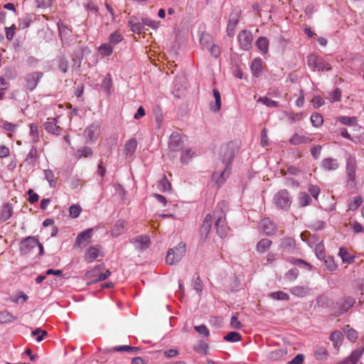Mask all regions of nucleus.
<instances>
[{
  "instance_id": "obj_49",
  "label": "nucleus",
  "mask_w": 364,
  "mask_h": 364,
  "mask_svg": "<svg viewBox=\"0 0 364 364\" xmlns=\"http://www.w3.org/2000/svg\"><path fill=\"white\" fill-rule=\"evenodd\" d=\"M270 296L272 299H276V300L287 301L289 299V295L282 291L272 292V293H271Z\"/></svg>"
},
{
  "instance_id": "obj_64",
  "label": "nucleus",
  "mask_w": 364,
  "mask_h": 364,
  "mask_svg": "<svg viewBox=\"0 0 364 364\" xmlns=\"http://www.w3.org/2000/svg\"><path fill=\"white\" fill-rule=\"evenodd\" d=\"M304 360V355L303 354H298L291 360L289 361L287 364H302Z\"/></svg>"
},
{
  "instance_id": "obj_37",
  "label": "nucleus",
  "mask_w": 364,
  "mask_h": 364,
  "mask_svg": "<svg viewBox=\"0 0 364 364\" xmlns=\"http://www.w3.org/2000/svg\"><path fill=\"white\" fill-rule=\"evenodd\" d=\"M30 136L33 143L39 141L38 126L37 124L32 123L30 124Z\"/></svg>"
},
{
  "instance_id": "obj_31",
  "label": "nucleus",
  "mask_w": 364,
  "mask_h": 364,
  "mask_svg": "<svg viewBox=\"0 0 364 364\" xmlns=\"http://www.w3.org/2000/svg\"><path fill=\"white\" fill-rule=\"evenodd\" d=\"M338 255L341 257L343 262L350 264L354 261V257L351 256L348 253L347 249L345 247L340 248Z\"/></svg>"
},
{
  "instance_id": "obj_59",
  "label": "nucleus",
  "mask_w": 364,
  "mask_h": 364,
  "mask_svg": "<svg viewBox=\"0 0 364 364\" xmlns=\"http://www.w3.org/2000/svg\"><path fill=\"white\" fill-rule=\"evenodd\" d=\"M338 120L345 125H353L355 124L356 118L350 117H339Z\"/></svg>"
},
{
  "instance_id": "obj_1",
  "label": "nucleus",
  "mask_w": 364,
  "mask_h": 364,
  "mask_svg": "<svg viewBox=\"0 0 364 364\" xmlns=\"http://www.w3.org/2000/svg\"><path fill=\"white\" fill-rule=\"evenodd\" d=\"M223 207H225V202L218 204V207L215 208L214 215L216 218L215 227L217 232L221 237H225L228 235V226L225 213L222 210Z\"/></svg>"
},
{
  "instance_id": "obj_47",
  "label": "nucleus",
  "mask_w": 364,
  "mask_h": 364,
  "mask_svg": "<svg viewBox=\"0 0 364 364\" xmlns=\"http://www.w3.org/2000/svg\"><path fill=\"white\" fill-rule=\"evenodd\" d=\"M258 102H262L269 107H278L279 106L278 102L272 100L267 97H260Z\"/></svg>"
},
{
  "instance_id": "obj_52",
  "label": "nucleus",
  "mask_w": 364,
  "mask_h": 364,
  "mask_svg": "<svg viewBox=\"0 0 364 364\" xmlns=\"http://www.w3.org/2000/svg\"><path fill=\"white\" fill-rule=\"evenodd\" d=\"M208 344L203 341L198 342L194 346V350L200 353L205 354L208 350Z\"/></svg>"
},
{
  "instance_id": "obj_21",
  "label": "nucleus",
  "mask_w": 364,
  "mask_h": 364,
  "mask_svg": "<svg viewBox=\"0 0 364 364\" xmlns=\"http://www.w3.org/2000/svg\"><path fill=\"white\" fill-rule=\"evenodd\" d=\"M323 59L316 54L312 53L307 57L308 65L313 68L317 69L320 71L321 64L323 63Z\"/></svg>"
},
{
  "instance_id": "obj_55",
  "label": "nucleus",
  "mask_w": 364,
  "mask_h": 364,
  "mask_svg": "<svg viewBox=\"0 0 364 364\" xmlns=\"http://www.w3.org/2000/svg\"><path fill=\"white\" fill-rule=\"evenodd\" d=\"M341 96V90L336 88L329 95V100L332 102L340 101Z\"/></svg>"
},
{
  "instance_id": "obj_7",
  "label": "nucleus",
  "mask_w": 364,
  "mask_h": 364,
  "mask_svg": "<svg viewBox=\"0 0 364 364\" xmlns=\"http://www.w3.org/2000/svg\"><path fill=\"white\" fill-rule=\"evenodd\" d=\"M99 257H104L103 248L100 245H95L87 249L84 259L88 263H92Z\"/></svg>"
},
{
  "instance_id": "obj_51",
  "label": "nucleus",
  "mask_w": 364,
  "mask_h": 364,
  "mask_svg": "<svg viewBox=\"0 0 364 364\" xmlns=\"http://www.w3.org/2000/svg\"><path fill=\"white\" fill-rule=\"evenodd\" d=\"M230 326L234 329H240L242 328L243 325L238 320L237 314H235L230 318Z\"/></svg>"
},
{
  "instance_id": "obj_15",
  "label": "nucleus",
  "mask_w": 364,
  "mask_h": 364,
  "mask_svg": "<svg viewBox=\"0 0 364 364\" xmlns=\"http://www.w3.org/2000/svg\"><path fill=\"white\" fill-rule=\"evenodd\" d=\"M134 247L139 250L147 249L150 245V239L147 235H138L132 240Z\"/></svg>"
},
{
  "instance_id": "obj_16",
  "label": "nucleus",
  "mask_w": 364,
  "mask_h": 364,
  "mask_svg": "<svg viewBox=\"0 0 364 364\" xmlns=\"http://www.w3.org/2000/svg\"><path fill=\"white\" fill-rule=\"evenodd\" d=\"M43 77V73L40 72H34L28 74L26 76V87L27 88L32 91L37 86L39 80Z\"/></svg>"
},
{
  "instance_id": "obj_23",
  "label": "nucleus",
  "mask_w": 364,
  "mask_h": 364,
  "mask_svg": "<svg viewBox=\"0 0 364 364\" xmlns=\"http://www.w3.org/2000/svg\"><path fill=\"white\" fill-rule=\"evenodd\" d=\"M126 226L127 222L125 220H118L112 228L111 230V235L115 237L121 235L124 232Z\"/></svg>"
},
{
  "instance_id": "obj_45",
  "label": "nucleus",
  "mask_w": 364,
  "mask_h": 364,
  "mask_svg": "<svg viewBox=\"0 0 364 364\" xmlns=\"http://www.w3.org/2000/svg\"><path fill=\"white\" fill-rule=\"evenodd\" d=\"M315 358L319 360H326L327 358V350L324 347H318L314 353Z\"/></svg>"
},
{
  "instance_id": "obj_48",
  "label": "nucleus",
  "mask_w": 364,
  "mask_h": 364,
  "mask_svg": "<svg viewBox=\"0 0 364 364\" xmlns=\"http://www.w3.org/2000/svg\"><path fill=\"white\" fill-rule=\"evenodd\" d=\"M48 333L45 330H42L41 328H38L32 331L31 335L36 337V341L41 342L43 340L44 337L47 336Z\"/></svg>"
},
{
  "instance_id": "obj_46",
  "label": "nucleus",
  "mask_w": 364,
  "mask_h": 364,
  "mask_svg": "<svg viewBox=\"0 0 364 364\" xmlns=\"http://www.w3.org/2000/svg\"><path fill=\"white\" fill-rule=\"evenodd\" d=\"M311 122L314 127H318L323 122V117L318 113H314L311 117Z\"/></svg>"
},
{
  "instance_id": "obj_26",
  "label": "nucleus",
  "mask_w": 364,
  "mask_h": 364,
  "mask_svg": "<svg viewBox=\"0 0 364 364\" xmlns=\"http://www.w3.org/2000/svg\"><path fill=\"white\" fill-rule=\"evenodd\" d=\"M290 292L296 296L303 297L309 292V288L307 286H295L290 289Z\"/></svg>"
},
{
  "instance_id": "obj_58",
  "label": "nucleus",
  "mask_w": 364,
  "mask_h": 364,
  "mask_svg": "<svg viewBox=\"0 0 364 364\" xmlns=\"http://www.w3.org/2000/svg\"><path fill=\"white\" fill-rule=\"evenodd\" d=\"M240 15V11H234L231 13V19H229V26L231 25L235 26L237 24L239 21Z\"/></svg>"
},
{
  "instance_id": "obj_12",
  "label": "nucleus",
  "mask_w": 364,
  "mask_h": 364,
  "mask_svg": "<svg viewBox=\"0 0 364 364\" xmlns=\"http://www.w3.org/2000/svg\"><path fill=\"white\" fill-rule=\"evenodd\" d=\"M253 41L252 34L250 31L243 30L238 35V41L240 47L245 50H249L252 48Z\"/></svg>"
},
{
  "instance_id": "obj_56",
  "label": "nucleus",
  "mask_w": 364,
  "mask_h": 364,
  "mask_svg": "<svg viewBox=\"0 0 364 364\" xmlns=\"http://www.w3.org/2000/svg\"><path fill=\"white\" fill-rule=\"evenodd\" d=\"M37 158V149L35 147H32L28 152L26 161L30 164H33L36 161Z\"/></svg>"
},
{
  "instance_id": "obj_5",
  "label": "nucleus",
  "mask_w": 364,
  "mask_h": 364,
  "mask_svg": "<svg viewBox=\"0 0 364 364\" xmlns=\"http://www.w3.org/2000/svg\"><path fill=\"white\" fill-rule=\"evenodd\" d=\"M200 43L203 48L209 50L213 57L217 58L219 55L220 48L215 45L213 37L210 34L203 33L200 38Z\"/></svg>"
},
{
  "instance_id": "obj_54",
  "label": "nucleus",
  "mask_w": 364,
  "mask_h": 364,
  "mask_svg": "<svg viewBox=\"0 0 364 364\" xmlns=\"http://www.w3.org/2000/svg\"><path fill=\"white\" fill-rule=\"evenodd\" d=\"M141 21H142V23H143V26H147L150 28H157L160 24L159 22L158 21H154V20H151L149 18H143L141 19Z\"/></svg>"
},
{
  "instance_id": "obj_62",
  "label": "nucleus",
  "mask_w": 364,
  "mask_h": 364,
  "mask_svg": "<svg viewBox=\"0 0 364 364\" xmlns=\"http://www.w3.org/2000/svg\"><path fill=\"white\" fill-rule=\"evenodd\" d=\"M2 127L7 132H15L18 127V124H12L5 121L3 122Z\"/></svg>"
},
{
  "instance_id": "obj_34",
  "label": "nucleus",
  "mask_w": 364,
  "mask_h": 364,
  "mask_svg": "<svg viewBox=\"0 0 364 364\" xmlns=\"http://www.w3.org/2000/svg\"><path fill=\"white\" fill-rule=\"evenodd\" d=\"M225 169L220 172H215L212 175L213 181L219 187L222 184H223L225 181V178L224 177Z\"/></svg>"
},
{
  "instance_id": "obj_14",
  "label": "nucleus",
  "mask_w": 364,
  "mask_h": 364,
  "mask_svg": "<svg viewBox=\"0 0 364 364\" xmlns=\"http://www.w3.org/2000/svg\"><path fill=\"white\" fill-rule=\"evenodd\" d=\"M93 229L89 228L80 232L75 240V245L77 247H84L91 242Z\"/></svg>"
},
{
  "instance_id": "obj_36",
  "label": "nucleus",
  "mask_w": 364,
  "mask_h": 364,
  "mask_svg": "<svg viewBox=\"0 0 364 364\" xmlns=\"http://www.w3.org/2000/svg\"><path fill=\"white\" fill-rule=\"evenodd\" d=\"M16 319L10 312L7 311H0V323H11Z\"/></svg>"
},
{
  "instance_id": "obj_13",
  "label": "nucleus",
  "mask_w": 364,
  "mask_h": 364,
  "mask_svg": "<svg viewBox=\"0 0 364 364\" xmlns=\"http://www.w3.org/2000/svg\"><path fill=\"white\" fill-rule=\"evenodd\" d=\"M59 117L48 118L44 123L43 127L47 132L59 136L61 134L63 129L58 124Z\"/></svg>"
},
{
  "instance_id": "obj_20",
  "label": "nucleus",
  "mask_w": 364,
  "mask_h": 364,
  "mask_svg": "<svg viewBox=\"0 0 364 364\" xmlns=\"http://www.w3.org/2000/svg\"><path fill=\"white\" fill-rule=\"evenodd\" d=\"M212 225V217L210 215H207L203 222L202 225L200 228V235L203 240H205L211 228Z\"/></svg>"
},
{
  "instance_id": "obj_60",
  "label": "nucleus",
  "mask_w": 364,
  "mask_h": 364,
  "mask_svg": "<svg viewBox=\"0 0 364 364\" xmlns=\"http://www.w3.org/2000/svg\"><path fill=\"white\" fill-rule=\"evenodd\" d=\"M231 145V157H234L236 154H238L240 146H241V141H232L230 143Z\"/></svg>"
},
{
  "instance_id": "obj_2",
  "label": "nucleus",
  "mask_w": 364,
  "mask_h": 364,
  "mask_svg": "<svg viewBox=\"0 0 364 364\" xmlns=\"http://www.w3.org/2000/svg\"><path fill=\"white\" fill-rule=\"evenodd\" d=\"M110 271L105 269L104 264H99L95 266L93 269L87 271L85 273V277L86 279L91 281L90 283H95L105 280L110 276Z\"/></svg>"
},
{
  "instance_id": "obj_25",
  "label": "nucleus",
  "mask_w": 364,
  "mask_h": 364,
  "mask_svg": "<svg viewBox=\"0 0 364 364\" xmlns=\"http://www.w3.org/2000/svg\"><path fill=\"white\" fill-rule=\"evenodd\" d=\"M311 141V139H309L307 136H301L298 134L297 133H295L292 137L289 139V143L292 145L297 146L300 145L301 144H308Z\"/></svg>"
},
{
  "instance_id": "obj_27",
  "label": "nucleus",
  "mask_w": 364,
  "mask_h": 364,
  "mask_svg": "<svg viewBox=\"0 0 364 364\" xmlns=\"http://www.w3.org/2000/svg\"><path fill=\"white\" fill-rule=\"evenodd\" d=\"M255 46L263 54L267 53L269 48V41L266 37L258 38L256 41Z\"/></svg>"
},
{
  "instance_id": "obj_44",
  "label": "nucleus",
  "mask_w": 364,
  "mask_h": 364,
  "mask_svg": "<svg viewBox=\"0 0 364 364\" xmlns=\"http://www.w3.org/2000/svg\"><path fill=\"white\" fill-rule=\"evenodd\" d=\"M299 200V204L301 207L309 205L311 203V198L310 196L305 192H301L300 193Z\"/></svg>"
},
{
  "instance_id": "obj_35",
  "label": "nucleus",
  "mask_w": 364,
  "mask_h": 364,
  "mask_svg": "<svg viewBox=\"0 0 364 364\" xmlns=\"http://www.w3.org/2000/svg\"><path fill=\"white\" fill-rule=\"evenodd\" d=\"M140 348L138 347H133L130 346H119L113 348L114 351L121 352L126 351L132 354L136 353L139 351Z\"/></svg>"
},
{
  "instance_id": "obj_3",
  "label": "nucleus",
  "mask_w": 364,
  "mask_h": 364,
  "mask_svg": "<svg viewBox=\"0 0 364 364\" xmlns=\"http://www.w3.org/2000/svg\"><path fill=\"white\" fill-rule=\"evenodd\" d=\"M186 253V245L179 243L174 248L170 249L166 255V263L173 265L182 259Z\"/></svg>"
},
{
  "instance_id": "obj_33",
  "label": "nucleus",
  "mask_w": 364,
  "mask_h": 364,
  "mask_svg": "<svg viewBox=\"0 0 364 364\" xmlns=\"http://www.w3.org/2000/svg\"><path fill=\"white\" fill-rule=\"evenodd\" d=\"M343 337L342 333L339 331H335L331 333L330 339L333 342L335 348H337L341 344Z\"/></svg>"
},
{
  "instance_id": "obj_30",
  "label": "nucleus",
  "mask_w": 364,
  "mask_h": 364,
  "mask_svg": "<svg viewBox=\"0 0 364 364\" xmlns=\"http://www.w3.org/2000/svg\"><path fill=\"white\" fill-rule=\"evenodd\" d=\"M193 155H194V152L193 151V150L191 148L185 149L181 152V163L183 164H188V162L193 158Z\"/></svg>"
},
{
  "instance_id": "obj_53",
  "label": "nucleus",
  "mask_w": 364,
  "mask_h": 364,
  "mask_svg": "<svg viewBox=\"0 0 364 364\" xmlns=\"http://www.w3.org/2000/svg\"><path fill=\"white\" fill-rule=\"evenodd\" d=\"M122 40H123V37H122V34L118 31L113 32L109 36L110 43H112L117 44V43H120Z\"/></svg>"
},
{
  "instance_id": "obj_17",
  "label": "nucleus",
  "mask_w": 364,
  "mask_h": 364,
  "mask_svg": "<svg viewBox=\"0 0 364 364\" xmlns=\"http://www.w3.org/2000/svg\"><path fill=\"white\" fill-rule=\"evenodd\" d=\"M136 147L137 141L136 139L132 138L127 140L124 146V153L126 156V158H132L136 151Z\"/></svg>"
},
{
  "instance_id": "obj_28",
  "label": "nucleus",
  "mask_w": 364,
  "mask_h": 364,
  "mask_svg": "<svg viewBox=\"0 0 364 364\" xmlns=\"http://www.w3.org/2000/svg\"><path fill=\"white\" fill-rule=\"evenodd\" d=\"M213 96L215 98V105L213 103L210 104V109L213 112L219 111L221 107V100L220 92L217 89H214Z\"/></svg>"
},
{
  "instance_id": "obj_29",
  "label": "nucleus",
  "mask_w": 364,
  "mask_h": 364,
  "mask_svg": "<svg viewBox=\"0 0 364 364\" xmlns=\"http://www.w3.org/2000/svg\"><path fill=\"white\" fill-rule=\"evenodd\" d=\"M323 167L328 171H333L338 168V164L336 159L328 158L322 162Z\"/></svg>"
},
{
  "instance_id": "obj_24",
  "label": "nucleus",
  "mask_w": 364,
  "mask_h": 364,
  "mask_svg": "<svg viewBox=\"0 0 364 364\" xmlns=\"http://www.w3.org/2000/svg\"><path fill=\"white\" fill-rule=\"evenodd\" d=\"M251 70L252 75L258 77L261 75L262 71V61L259 58H255L253 60L251 65Z\"/></svg>"
},
{
  "instance_id": "obj_41",
  "label": "nucleus",
  "mask_w": 364,
  "mask_h": 364,
  "mask_svg": "<svg viewBox=\"0 0 364 364\" xmlns=\"http://www.w3.org/2000/svg\"><path fill=\"white\" fill-rule=\"evenodd\" d=\"M271 244L272 241L269 239H262L258 242L257 250L259 252H264L268 250Z\"/></svg>"
},
{
  "instance_id": "obj_63",
  "label": "nucleus",
  "mask_w": 364,
  "mask_h": 364,
  "mask_svg": "<svg viewBox=\"0 0 364 364\" xmlns=\"http://www.w3.org/2000/svg\"><path fill=\"white\" fill-rule=\"evenodd\" d=\"M308 191L315 199L318 198L321 191L320 188L316 185H310Z\"/></svg>"
},
{
  "instance_id": "obj_32",
  "label": "nucleus",
  "mask_w": 364,
  "mask_h": 364,
  "mask_svg": "<svg viewBox=\"0 0 364 364\" xmlns=\"http://www.w3.org/2000/svg\"><path fill=\"white\" fill-rule=\"evenodd\" d=\"M158 189L163 192L170 191L171 190V184L166 176H164L163 178L159 181Z\"/></svg>"
},
{
  "instance_id": "obj_6",
  "label": "nucleus",
  "mask_w": 364,
  "mask_h": 364,
  "mask_svg": "<svg viewBox=\"0 0 364 364\" xmlns=\"http://www.w3.org/2000/svg\"><path fill=\"white\" fill-rule=\"evenodd\" d=\"M276 205L283 210H288L291 204V200L287 190L279 191L274 198Z\"/></svg>"
},
{
  "instance_id": "obj_22",
  "label": "nucleus",
  "mask_w": 364,
  "mask_h": 364,
  "mask_svg": "<svg viewBox=\"0 0 364 364\" xmlns=\"http://www.w3.org/2000/svg\"><path fill=\"white\" fill-rule=\"evenodd\" d=\"M13 213L14 210L12 205L10 203H6L2 205L0 213V220L6 221L13 215Z\"/></svg>"
},
{
  "instance_id": "obj_40",
  "label": "nucleus",
  "mask_w": 364,
  "mask_h": 364,
  "mask_svg": "<svg viewBox=\"0 0 364 364\" xmlns=\"http://www.w3.org/2000/svg\"><path fill=\"white\" fill-rule=\"evenodd\" d=\"M99 52L103 56H109L113 52V47L110 43H104L99 47Z\"/></svg>"
},
{
  "instance_id": "obj_4",
  "label": "nucleus",
  "mask_w": 364,
  "mask_h": 364,
  "mask_svg": "<svg viewBox=\"0 0 364 364\" xmlns=\"http://www.w3.org/2000/svg\"><path fill=\"white\" fill-rule=\"evenodd\" d=\"M356 160L353 156H349L346 160V175L347 185L350 188H355L356 186L355 171H356Z\"/></svg>"
},
{
  "instance_id": "obj_11",
  "label": "nucleus",
  "mask_w": 364,
  "mask_h": 364,
  "mask_svg": "<svg viewBox=\"0 0 364 364\" xmlns=\"http://www.w3.org/2000/svg\"><path fill=\"white\" fill-rule=\"evenodd\" d=\"M38 245L37 236H28L26 237L20 245V251L23 255L28 254L33 248Z\"/></svg>"
},
{
  "instance_id": "obj_42",
  "label": "nucleus",
  "mask_w": 364,
  "mask_h": 364,
  "mask_svg": "<svg viewBox=\"0 0 364 364\" xmlns=\"http://www.w3.org/2000/svg\"><path fill=\"white\" fill-rule=\"evenodd\" d=\"M344 333L346 335L348 339L351 342H355L358 338V333L354 329L346 326L344 328Z\"/></svg>"
},
{
  "instance_id": "obj_61",
  "label": "nucleus",
  "mask_w": 364,
  "mask_h": 364,
  "mask_svg": "<svg viewBox=\"0 0 364 364\" xmlns=\"http://www.w3.org/2000/svg\"><path fill=\"white\" fill-rule=\"evenodd\" d=\"M16 28L14 24H13L10 27H6L5 28L6 37L8 40L11 41V39H13V38L14 37L15 33H16Z\"/></svg>"
},
{
  "instance_id": "obj_50",
  "label": "nucleus",
  "mask_w": 364,
  "mask_h": 364,
  "mask_svg": "<svg viewBox=\"0 0 364 364\" xmlns=\"http://www.w3.org/2000/svg\"><path fill=\"white\" fill-rule=\"evenodd\" d=\"M82 211V208L80 205L75 204L72 205L69 208V213L70 217L73 218H77Z\"/></svg>"
},
{
  "instance_id": "obj_57",
  "label": "nucleus",
  "mask_w": 364,
  "mask_h": 364,
  "mask_svg": "<svg viewBox=\"0 0 364 364\" xmlns=\"http://www.w3.org/2000/svg\"><path fill=\"white\" fill-rule=\"evenodd\" d=\"M363 203V198L360 196H356L353 198V200L349 205V210H355L360 205H361Z\"/></svg>"
},
{
  "instance_id": "obj_38",
  "label": "nucleus",
  "mask_w": 364,
  "mask_h": 364,
  "mask_svg": "<svg viewBox=\"0 0 364 364\" xmlns=\"http://www.w3.org/2000/svg\"><path fill=\"white\" fill-rule=\"evenodd\" d=\"M92 155V149L88 146H84L82 149H80L76 151L75 157L77 159H80L82 157L87 158V157L91 156Z\"/></svg>"
},
{
  "instance_id": "obj_18",
  "label": "nucleus",
  "mask_w": 364,
  "mask_h": 364,
  "mask_svg": "<svg viewBox=\"0 0 364 364\" xmlns=\"http://www.w3.org/2000/svg\"><path fill=\"white\" fill-rule=\"evenodd\" d=\"M128 25L133 33L140 34L144 31L142 21L140 22L134 16H129L128 19Z\"/></svg>"
},
{
  "instance_id": "obj_39",
  "label": "nucleus",
  "mask_w": 364,
  "mask_h": 364,
  "mask_svg": "<svg viewBox=\"0 0 364 364\" xmlns=\"http://www.w3.org/2000/svg\"><path fill=\"white\" fill-rule=\"evenodd\" d=\"M44 176L45 178L49 183L50 187H55L57 184V178L55 177L54 173L51 170L47 169L44 170Z\"/></svg>"
},
{
  "instance_id": "obj_43",
  "label": "nucleus",
  "mask_w": 364,
  "mask_h": 364,
  "mask_svg": "<svg viewBox=\"0 0 364 364\" xmlns=\"http://www.w3.org/2000/svg\"><path fill=\"white\" fill-rule=\"evenodd\" d=\"M281 247L283 249L291 250L295 247V240L291 237H287L283 239Z\"/></svg>"
},
{
  "instance_id": "obj_8",
  "label": "nucleus",
  "mask_w": 364,
  "mask_h": 364,
  "mask_svg": "<svg viewBox=\"0 0 364 364\" xmlns=\"http://www.w3.org/2000/svg\"><path fill=\"white\" fill-rule=\"evenodd\" d=\"M355 304V299L348 296L343 297L339 302L336 303L338 306L336 312V316H340L348 311Z\"/></svg>"
},
{
  "instance_id": "obj_19",
  "label": "nucleus",
  "mask_w": 364,
  "mask_h": 364,
  "mask_svg": "<svg viewBox=\"0 0 364 364\" xmlns=\"http://www.w3.org/2000/svg\"><path fill=\"white\" fill-rule=\"evenodd\" d=\"M260 228L268 235H273L277 231V226L269 218L262 220L260 223Z\"/></svg>"
},
{
  "instance_id": "obj_10",
  "label": "nucleus",
  "mask_w": 364,
  "mask_h": 364,
  "mask_svg": "<svg viewBox=\"0 0 364 364\" xmlns=\"http://www.w3.org/2000/svg\"><path fill=\"white\" fill-rule=\"evenodd\" d=\"M100 134V124L93 122L87 126L84 131V135L89 141H95Z\"/></svg>"
},
{
  "instance_id": "obj_9",
  "label": "nucleus",
  "mask_w": 364,
  "mask_h": 364,
  "mask_svg": "<svg viewBox=\"0 0 364 364\" xmlns=\"http://www.w3.org/2000/svg\"><path fill=\"white\" fill-rule=\"evenodd\" d=\"M184 144L183 138L178 132H173L169 138L168 148L171 151L176 152L180 151Z\"/></svg>"
}]
</instances>
